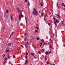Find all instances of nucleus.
<instances>
[{
    "label": "nucleus",
    "mask_w": 65,
    "mask_h": 65,
    "mask_svg": "<svg viewBox=\"0 0 65 65\" xmlns=\"http://www.w3.org/2000/svg\"><path fill=\"white\" fill-rule=\"evenodd\" d=\"M40 44H42V43H40Z\"/></svg>",
    "instance_id": "774afa93"
},
{
    "label": "nucleus",
    "mask_w": 65,
    "mask_h": 65,
    "mask_svg": "<svg viewBox=\"0 0 65 65\" xmlns=\"http://www.w3.org/2000/svg\"><path fill=\"white\" fill-rule=\"evenodd\" d=\"M46 63L47 64H49V62L48 61H47Z\"/></svg>",
    "instance_id": "a878e982"
},
{
    "label": "nucleus",
    "mask_w": 65,
    "mask_h": 65,
    "mask_svg": "<svg viewBox=\"0 0 65 65\" xmlns=\"http://www.w3.org/2000/svg\"><path fill=\"white\" fill-rule=\"evenodd\" d=\"M13 58H14V59H15V55H13Z\"/></svg>",
    "instance_id": "412c9836"
},
{
    "label": "nucleus",
    "mask_w": 65,
    "mask_h": 65,
    "mask_svg": "<svg viewBox=\"0 0 65 65\" xmlns=\"http://www.w3.org/2000/svg\"><path fill=\"white\" fill-rule=\"evenodd\" d=\"M48 25L49 26H51V24H50V23H48Z\"/></svg>",
    "instance_id": "2f4dec72"
},
{
    "label": "nucleus",
    "mask_w": 65,
    "mask_h": 65,
    "mask_svg": "<svg viewBox=\"0 0 65 65\" xmlns=\"http://www.w3.org/2000/svg\"><path fill=\"white\" fill-rule=\"evenodd\" d=\"M21 15V18H22V17H23V14H22Z\"/></svg>",
    "instance_id": "a19ab883"
},
{
    "label": "nucleus",
    "mask_w": 65,
    "mask_h": 65,
    "mask_svg": "<svg viewBox=\"0 0 65 65\" xmlns=\"http://www.w3.org/2000/svg\"><path fill=\"white\" fill-rule=\"evenodd\" d=\"M5 55H4V56H3V58L4 57H5Z\"/></svg>",
    "instance_id": "8fccbe9b"
},
{
    "label": "nucleus",
    "mask_w": 65,
    "mask_h": 65,
    "mask_svg": "<svg viewBox=\"0 0 65 65\" xmlns=\"http://www.w3.org/2000/svg\"><path fill=\"white\" fill-rule=\"evenodd\" d=\"M58 4H59V3H57V6H58Z\"/></svg>",
    "instance_id": "f704fd0d"
},
{
    "label": "nucleus",
    "mask_w": 65,
    "mask_h": 65,
    "mask_svg": "<svg viewBox=\"0 0 65 65\" xmlns=\"http://www.w3.org/2000/svg\"><path fill=\"white\" fill-rule=\"evenodd\" d=\"M50 35H51V34H52L51 33V32H50Z\"/></svg>",
    "instance_id": "6e6d98bb"
},
{
    "label": "nucleus",
    "mask_w": 65,
    "mask_h": 65,
    "mask_svg": "<svg viewBox=\"0 0 65 65\" xmlns=\"http://www.w3.org/2000/svg\"><path fill=\"white\" fill-rule=\"evenodd\" d=\"M9 44V45L10 46H11V43H8V45Z\"/></svg>",
    "instance_id": "1a4fd4ad"
},
{
    "label": "nucleus",
    "mask_w": 65,
    "mask_h": 65,
    "mask_svg": "<svg viewBox=\"0 0 65 65\" xmlns=\"http://www.w3.org/2000/svg\"><path fill=\"white\" fill-rule=\"evenodd\" d=\"M50 40L51 41H52V39H50Z\"/></svg>",
    "instance_id": "09e8293b"
},
{
    "label": "nucleus",
    "mask_w": 65,
    "mask_h": 65,
    "mask_svg": "<svg viewBox=\"0 0 65 65\" xmlns=\"http://www.w3.org/2000/svg\"><path fill=\"white\" fill-rule=\"evenodd\" d=\"M52 47V46L51 45L50 46V48H51Z\"/></svg>",
    "instance_id": "cd10ccee"
},
{
    "label": "nucleus",
    "mask_w": 65,
    "mask_h": 65,
    "mask_svg": "<svg viewBox=\"0 0 65 65\" xmlns=\"http://www.w3.org/2000/svg\"><path fill=\"white\" fill-rule=\"evenodd\" d=\"M39 39H40V38H37V40H39Z\"/></svg>",
    "instance_id": "4468645a"
},
{
    "label": "nucleus",
    "mask_w": 65,
    "mask_h": 65,
    "mask_svg": "<svg viewBox=\"0 0 65 65\" xmlns=\"http://www.w3.org/2000/svg\"><path fill=\"white\" fill-rule=\"evenodd\" d=\"M36 28H37L38 30H39V28L38 27H36Z\"/></svg>",
    "instance_id": "a211bd4d"
},
{
    "label": "nucleus",
    "mask_w": 65,
    "mask_h": 65,
    "mask_svg": "<svg viewBox=\"0 0 65 65\" xmlns=\"http://www.w3.org/2000/svg\"><path fill=\"white\" fill-rule=\"evenodd\" d=\"M28 5H29V6L30 5V2H28Z\"/></svg>",
    "instance_id": "dca6fc26"
},
{
    "label": "nucleus",
    "mask_w": 65,
    "mask_h": 65,
    "mask_svg": "<svg viewBox=\"0 0 65 65\" xmlns=\"http://www.w3.org/2000/svg\"><path fill=\"white\" fill-rule=\"evenodd\" d=\"M55 15H57V14H55Z\"/></svg>",
    "instance_id": "0e129e2a"
},
{
    "label": "nucleus",
    "mask_w": 65,
    "mask_h": 65,
    "mask_svg": "<svg viewBox=\"0 0 65 65\" xmlns=\"http://www.w3.org/2000/svg\"><path fill=\"white\" fill-rule=\"evenodd\" d=\"M21 14H21V13H20V15H21Z\"/></svg>",
    "instance_id": "338daca9"
},
{
    "label": "nucleus",
    "mask_w": 65,
    "mask_h": 65,
    "mask_svg": "<svg viewBox=\"0 0 65 65\" xmlns=\"http://www.w3.org/2000/svg\"><path fill=\"white\" fill-rule=\"evenodd\" d=\"M61 25H64V24L63 23V22H62L61 23Z\"/></svg>",
    "instance_id": "4c0bfd02"
},
{
    "label": "nucleus",
    "mask_w": 65,
    "mask_h": 65,
    "mask_svg": "<svg viewBox=\"0 0 65 65\" xmlns=\"http://www.w3.org/2000/svg\"><path fill=\"white\" fill-rule=\"evenodd\" d=\"M25 38H26L27 39V37H25Z\"/></svg>",
    "instance_id": "69168bd1"
},
{
    "label": "nucleus",
    "mask_w": 65,
    "mask_h": 65,
    "mask_svg": "<svg viewBox=\"0 0 65 65\" xmlns=\"http://www.w3.org/2000/svg\"><path fill=\"white\" fill-rule=\"evenodd\" d=\"M63 46H64V47H65V44H64Z\"/></svg>",
    "instance_id": "5fc2aeb1"
},
{
    "label": "nucleus",
    "mask_w": 65,
    "mask_h": 65,
    "mask_svg": "<svg viewBox=\"0 0 65 65\" xmlns=\"http://www.w3.org/2000/svg\"><path fill=\"white\" fill-rule=\"evenodd\" d=\"M42 45H40V47H41V46Z\"/></svg>",
    "instance_id": "bf43d9fd"
},
{
    "label": "nucleus",
    "mask_w": 65,
    "mask_h": 65,
    "mask_svg": "<svg viewBox=\"0 0 65 65\" xmlns=\"http://www.w3.org/2000/svg\"><path fill=\"white\" fill-rule=\"evenodd\" d=\"M26 56H27V55H28V54L27 53H26Z\"/></svg>",
    "instance_id": "473e14b6"
},
{
    "label": "nucleus",
    "mask_w": 65,
    "mask_h": 65,
    "mask_svg": "<svg viewBox=\"0 0 65 65\" xmlns=\"http://www.w3.org/2000/svg\"><path fill=\"white\" fill-rule=\"evenodd\" d=\"M59 21H58V20H56V23H59Z\"/></svg>",
    "instance_id": "0eeeda50"
},
{
    "label": "nucleus",
    "mask_w": 65,
    "mask_h": 65,
    "mask_svg": "<svg viewBox=\"0 0 65 65\" xmlns=\"http://www.w3.org/2000/svg\"><path fill=\"white\" fill-rule=\"evenodd\" d=\"M31 55H32L33 57H34V53H31Z\"/></svg>",
    "instance_id": "423d86ee"
},
{
    "label": "nucleus",
    "mask_w": 65,
    "mask_h": 65,
    "mask_svg": "<svg viewBox=\"0 0 65 65\" xmlns=\"http://www.w3.org/2000/svg\"><path fill=\"white\" fill-rule=\"evenodd\" d=\"M37 30H35V33H36L37 32Z\"/></svg>",
    "instance_id": "b1692460"
},
{
    "label": "nucleus",
    "mask_w": 65,
    "mask_h": 65,
    "mask_svg": "<svg viewBox=\"0 0 65 65\" xmlns=\"http://www.w3.org/2000/svg\"><path fill=\"white\" fill-rule=\"evenodd\" d=\"M25 58H26V60H27V59H28V57H27V56H26V57H25Z\"/></svg>",
    "instance_id": "bb28decb"
},
{
    "label": "nucleus",
    "mask_w": 65,
    "mask_h": 65,
    "mask_svg": "<svg viewBox=\"0 0 65 65\" xmlns=\"http://www.w3.org/2000/svg\"><path fill=\"white\" fill-rule=\"evenodd\" d=\"M25 18L26 23V24H27V17H25Z\"/></svg>",
    "instance_id": "39448f33"
},
{
    "label": "nucleus",
    "mask_w": 65,
    "mask_h": 65,
    "mask_svg": "<svg viewBox=\"0 0 65 65\" xmlns=\"http://www.w3.org/2000/svg\"><path fill=\"white\" fill-rule=\"evenodd\" d=\"M40 4H41V6H43V4H41V3H40Z\"/></svg>",
    "instance_id": "aec40b11"
},
{
    "label": "nucleus",
    "mask_w": 65,
    "mask_h": 65,
    "mask_svg": "<svg viewBox=\"0 0 65 65\" xmlns=\"http://www.w3.org/2000/svg\"><path fill=\"white\" fill-rule=\"evenodd\" d=\"M34 11L32 12V13L34 15H37L38 14V11L37 10H36V9L34 8Z\"/></svg>",
    "instance_id": "f257e3e1"
},
{
    "label": "nucleus",
    "mask_w": 65,
    "mask_h": 65,
    "mask_svg": "<svg viewBox=\"0 0 65 65\" xmlns=\"http://www.w3.org/2000/svg\"><path fill=\"white\" fill-rule=\"evenodd\" d=\"M20 12H22V11L21 10L20 11Z\"/></svg>",
    "instance_id": "4d7b16f0"
},
{
    "label": "nucleus",
    "mask_w": 65,
    "mask_h": 65,
    "mask_svg": "<svg viewBox=\"0 0 65 65\" xmlns=\"http://www.w3.org/2000/svg\"><path fill=\"white\" fill-rule=\"evenodd\" d=\"M8 58H10V56H9V55H8Z\"/></svg>",
    "instance_id": "4be33fe9"
},
{
    "label": "nucleus",
    "mask_w": 65,
    "mask_h": 65,
    "mask_svg": "<svg viewBox=\"0 0 65 65\" xmlns=\"http://www.w3.org/2000/svg\"><path fill=\"white\" fill-rule=\"evenodd\" d=\"M40 52H39H39H38L39 54H40Z\"/></svg>",
    "instance_id": "603ef678"
},
{
    "label": "nucleus",
    "mask_w": 65,
    "mask_h": 65,
    "mask_svg": "<svg viewBox=\"0 0 65 65\" xmlns=\"http://www.w3.org/2000/svg\"><path fill=\"white\" fill-rule=\"evenodd\" d=\"M6 63V61H5L4 62V64H5Z\"/></svg>",
    "instance_id": "37998d69"
},
{
    "label": "nucleus",
    "mask_w": 65,
    "mask_h": 65,
    "mask_svg": "<svg viewBox=\"0 0 65 65\" xmlns=\"http://www.w3.org/2000/svg\"><path fill=\"white\" fill-rule=\"evenodd\" d=\"M24 40H25V41H27V39H26V38H25L24 39Z\"/></svg>",
    "instance_id": "5701e85b"
},
{
    "label": "nucleus",
    "mask_w": 65,
    "mask_h": 65,
    "mask_svg": "<svg viewBox=\"0 0 65 65\" xmlns=\"http://www.w3.org/2000/svg\"><path fill=\"white\" fill-rule=\"evenodd\" d=\"M9 52V50H7L6 51V53H8V52Z\"/></svg>",
    "instance_id": "ddd939ff"
},
{
    "label": "nucleus",
    "mask_w": 65,
    "mask_h": 65,
    "mask_svg": "<svg viewBox=\"0 0 65 65\" xmlns=\"http://www.w3.org/2000/svg\"><path fill=\"white\" fill-rule=\"evenodd\" d=\"M21 26H23V24H22V23L21 24Z\"/></svg>",
    "instance_id": "49530a36"
},
{
    "label": "nucleus",
    "mask_w": 65,
    "mask_h": 65,
    "mask_svg": "<svg viewBox=\"0 0 65 65\" xmlns=\"http://www.w3.org/2000/svg\"><path fill=\"white\" fill-rule=\"evenodd\" d=\"M54 20V24L56 26H57V24H56V19H55L54 18H53Z\"/></svg>",
    "instance_id": "f03ea898"
},
{
    "label": "nucleus",
    "mask_w": 65,
    "mask_h": 65,
    "mask_svg": "<svg viewBox=\"0 0 65 65\" xmlns=\"http://www.w3.org/2000/svg\"><path fill=\"white\" fill-rule=\"evenodd\" d=\"M45 44H46V43H45L43 44V45H45Z\"/></svg>",
    "instance_id": "3c124183"
},
{
    "label": "nucleus",
    "mask_w": 65,
    "mask_h": 65,
    "mask_svg": "<svg viewBox=\"0 0 65 65\" xmlns=\"http://www.w3.org/2000/svg\"><path fill=\"white\" fill-rule=\"evenodd\" d=\"M11 18V21H12V19H13V15H10Z\"/></svg>",
    "instance_id": "7ed1b4c3"
},
{
    "label": "nucleus",
    "mask_w": 65,
    "mask_h": 65,
    "mask_svg": "<svg viewBox=\"0 0 65 65\" xmlns=\"http://www.w3.org/2000/svg\"><path fill=\"white\" fill-rule=\"evenodd\" d=\"M14 34V32H13L12 34L10 35V36H11L12 35H13V34Z\"/></svg>",
    "instance_id": "9d476101"
},
{
    "label": "nucleus",
    "mask_w": 65,
    "mask_h": 65,
    "mask_svg": "<svg viewBox=\"0 0 65 65\" xmlns=\"http://www.w3.org/2000/svg\"><path fill=\"white\" fill-rule=\"evenodd\" d=\"M45 59H46V60H47V59H46V57H45Z\"/></svg>",
    "instance_id": "79ce46f5"
},
{
    "label": "nucleus",
    "mask_w": 65,
    "mask_h": 65,
    "mask_svg": "<svg viewBox=\"0 0 65 65\" xmlns=\"http://www.w3.org/2000/svg\"><path fill=\"white\" fill-rule=\"evenodd\" d=\"M9 64H11V62H9Z\"/></svg>",
    "instance_id": "e2e57ef3"
},
{
    "label": "nucleus",
    "mask_w": 65,
    "mask_h": 65,
    "mask_svg": "<svg viewBox=\"0 0 65 65\" xmlns=\"http://www.w3.org/2000/svg\"><path fill=\"white\" fill-rule=\"evenodd\" d=\"M64 5V4L63 3H62L61 4V5H62V6H63Z\"/></svg>",
    "instance_id": "2eb2a0df"
},
{
    "label": "nucleus",
    "mask_w": 65,
    "mask_h": 65,
    "mask_svg": "<svg viewBox=\"0 0 65 65\" xmlns=\"http://www.w3.org/2000/svg\"><path fill=\"white\" fill-rule=\"evenodd\" d=\"M8 10L7 9V11L6 12V13H8Z\"/></svg>",
    "instance_id": "f3484780"
},
{
    "label": "nucleus",
    "mask_w": 65,
    "mask_h": 65,
    "mask_svg": "<svg viewBox=\"0 0 65 65\" xmlns=\"http://www.w3.org/2000/svg\"><path fill=\"white\" fill-rule=\"evenodd\" d=\"M7 58H5V60H7Z\"/></svg>",
    "instance_id": "de8ad7c7"
},
{
    "label": "nucleus",
    "mask_w": 65,
    "mask_h": 65,
    "mask_svg": "<svg viewBox=\"0 0 65 65\" xmlns=\"http://www.w3.org/2000/svg\"><path fill=\"white\" fill-rule=\"evenodd\" d=\"M27 34H26V33H25L24 34V35H25V36H27Z\"/></svg>",
    "instance_id": "72a5a7b5"
},
{
    "label": "nucleus",
    "mask_w": 65,
    "mask_h": 65,
    "mask_svg": "<svg viewBox=\"0 0 65 65\" xmlns=\"http://www.w3.org/2000/svg\"><path fill=\"white\" fill-rule=\"evenodd\" d=\"M28 62V61L26 60V62H25V63H24V64L25 65L26 64H27V63Z\"/></svg>",
    "instance_id": "6e6552de"
},
{
    "label": "nucleus",
    "mask_w": 65,
    "mask_h": 65,
    "mask_svg": "<svg viewBox=\"0 0 65 65\" xmlns=\"http://www.w3.org/2000/svg\"><path fill=\"white\" fill-rule=\"evenodd\" d=\"M27 43L28 45H29V42H27Z\"/></svg>",
    "instance_id": "ea45409f"
},
{
    "label": "nucleus",
    "mask_w": 65,
    "mask_h": 65,
    "mask_svg": "<svg viewBox=\"0 0 65 65\" xmlns=\"http://www.w3.org/2000/svg\"><path fill=\"white\" fill-rule=\"evenodd\" d=\"M21 15H19V20L20 21H21Z\"/></svg>",
    "instance_id": "20e7f679"
},
{
    "label": "nucleus",
    "mask_w": 65,
    "mask_h": 65,
    "mask_svg": "<svg viewBox=\"0 0 65 65\" xmlns=\"http://www.w3.org/2000/svg\"><path fill=\"white\" fill-rule=\"evenodd\" d=\"M41 15L42 16H43V13H41Z\"/></svg>",
    "instance_id": "c85d7f7f"
},
{
    "label": "nucleus",
    "mask_w": 65,
    "mask_h": 65,
    "mask_svg": "<svg viewBox=\"0 0 65 65\" xmlns=\"http://www.w3.org/2000/svg\"><path fill=\"white\" fill-rule=\"evenodd\" d=\"M46 55H48V52H47L45 53Z\"/></svg>",
    "instance_id": "393cba45"
},
{
    "label": "nucleus",
    "mask_w": 65,
    "mask_h": 65,
    "mask_svg": "<svg viewBox=\"0 0 65 65\" xmlns=\"http://www.w3.org/2000/svg\"><path fill=\"white\" fill-rule=\"evenodd\" d=\"M21 46L22 47H24V46H23L22 45H21Z\"/></svg>",
    "instance_id": "58836bf2"
},
{
    "label": "nucleus",
    "mask_w": 65,
    "mask_h": 65,
    "mask_svg": "<svg viewBox=\"0 0 65 65\" xmlns=\"http://www.w3.org/2000/svg\"><path fill=\"white\" fill-rule=\"evenodd\" d=\"M51 37H52H52H53V36H51Z\"/></svg>",
    "instance_id": "052dcab7"
},
{
    "label": "nucleus",
    "mask_w": 65,
    "mask_h": 65,
    "mask_svg": "<svg viewBox=\"0 0 65 65\" xmlns=\"http://www.w3.org/2000/svg\"><path fill=\"white\" fill-rule=\"evenodd\" d=\"M27 44V43H26V44L25 45L26 47H27V44Z\"/></svg>",
    "instance_id": "7c9ffc66"
},
{
    "label": "nucleus",
    "mask_w": 65,
    "mask_h": 65,
    "mask_svg": "<svg viewBox=\"0 0 65 65\" xmlns=\"http://www.w3.org/2000/svg\"><path fill=\"white\" fill-rule=\"evenodd\" d=\"M47 17V14H46L45 15V18H46Z\"/></svg>",
    "instance_id": "9b49d317"
},
{
    "label": "nucleus",
    "mask_w": 65,
    "mask_h": 65,
    "mask_svg": "<svg viewBox=\"0 0 65 65\" xmlns=\"http://www.w3.org/2000/svg\"><path fill=\"white\" fill-rule=\"evenodd\" d=\"M41 41H42V42H44V40L42 39L41 40Z\"/></svg>",
    "instance_id": "c756f323"
},
{
    "label": "nucleus",
    "mask_w": 65,
    "mask_h": 65,
    "mask_svg": "<svg viewBox=\"0 0 65 65\" xmlns=\"http://www.w3.org/2000/svg\"><path fill=\"white\" fill-rule=\"evenodd\" d=\"M63 6L65 7V5L64 4V5H63Z\"/></svg>",
    "instance_id": "13d9d810"
},
{
    "label": "nucleus",
    "mask_w": 65,
    "mask_h": 65,
    "mask_svg": "<svg viewBox=\"0 0 65 65\" xmlns=\"http://www.w3.org/2000/svg\"><path fill=\"white\" fill-rule=\"evenodd\" d=\"M25 1L26 2H28V1H27V0H25Z\"/></svg>",
    "instance_id": "a18cd8bd"
},
{
    "label": "nucleus",
    "mask_w": 65,
    "mask_h": 65,
    "mask_svg": "<svg viewBox=\"0 0 65 65\" xmlns=\"http://www.w3.org/2000/svg\"><path fill=\"white\" fill-rule=\"evenodd\" d=\"M19 8H17V10H19Z\"/></svg>",
    "instance_id": "c9c22d12"
},
{
    "label": "nucleus",
    "mask_w": 65,
    "mask_h": 65,
    "mask_svg": "<svg viewBox=\"0 0 65 65\" xmlns=\"http://www.w3.org/2000/svg\"><path fill=\"white\" fill-rule=\"evenodd\" d=\"M57 15V17H58L60 18V17L58 15Z\"/></svg>",
    "instance_id": "e433bc0d"
},
{
    "label": "nucleus",
    "mask_w": 65,
    "mask_h": 65,
    "mask_svg": "<svg viewBox=\"0 0 65 65\" xmlns=\"http://www.w3.org/2000/svg\"><path fill=\"white\" fill-rule=\"evenodd\" d=\"M52 65H55V64H53Z\"/></svg>",
    "instance_id": "680f3d73"
},
{
    "label": "nucleus",
    "mask_w": 65,
    "mask_h": 65,
    "mask_svg": "<svg viewBox=\"0 0 65 65\" xmlns=\"http://www.w3.org/2000/svg\"><path fill=\"white\" fill-rule=\"evenodd\" d=\"M20 11L19 10L18 11V12H20Z\"/></svg>",
    "instance_id": "864d4df0"
},
{
    "label": "nucleus",
    "mask_w": 65,
    "mask_h": 65,
    "mask_svg": "<svg viewBox=\"0 0 65 65\" xmlns=\"http://www.w3.org/2000/svg\"><path fill=\"white\" fill-rule=\"evenodd\" d=\"M44 20L45 21V18H44Z\"/></svg>",
    "instance_id": "c03bdc74"
},
{
    "label": "nucleus",
    "mask_w": 65,
    "mask_h": 65,
    "mask_svg": "<svg viewBox=\"0 0 65 65\" xmlns=\"http://www.w3.org/2000/svg\"><path fill=\"white\" fill-rule=\"evenodd\" d=\"M51 53H52V52L50 51L48 53V55H50V54H51Z\"/></svg>",
    "instance_id": "f8f14e48"
},
{
    "label": "nucleus",
    "mask_w": 65,
    "mask_h": 65,
    "mask_svg": "<svg viewBox=\"0 0 65 65\" xmlns=\"http://www.w3.org/2000/svg\"><path fill=\"white\" fill-rule=\"evenodd\" d=\"M44 50H43V49L42 50V52H44Z\"/></svg>",
    "instance_id": "6ab92c4d"
}]
</instances>
